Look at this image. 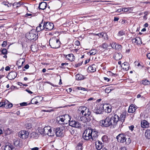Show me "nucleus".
I'll use <instances>...</instances> for the list:
<instances>
[{"instance_id":"obj_10","label":"nucleus","mask_w":150,"mask_h":150,"mask_svg":"<svg viewBox=\"0 0 150 150\" xmlns=\"http://www.w3.org/2000/svg\"><path fill=\"white\" fill-rule=\"evenodd\" d=\"M65 125L62 126L60 128H57L55 129V132L57 137H62L64 135V129L66 130Z\"/></svg>"},{"instance_id":"obj_15","label":"nucleus","mask_w":150,"mask_h":150,"mask_svg":"<svg viewBox=\"0 0 150 150\" xmlns=\"http://www.w3.org/2000/svg\"><path fill=\"white\" fill-rule=\"evenodd\" d=\"M13 144L17 148H19L22 146V141L19 139H14Z\"/></svg>"},{"instance_id":"obj_14","label":"nucleus","mask_w":150,"mask_h":150,"mask_svg":"<svg viewBox=\"0 0 150 150\" xmlns=\"http://www.w3.org/2000/svg\"><path fill=\"white\" fill-rule=\"evenodd\" d=\"M63 56L66 59L71 62L74 61L75 59V56L72 53L68 54H63Z\"/></svg>"},{"instance_id":"obj_22","label":"nucleus","mask_w":150,"mask_h":150,"mask_svg":"<svg viewBox=\"0 0 150 150\" xmlns=\"http://www.w3.org/2000/svg\"><path fill=\"white\" fill-rule=\"evenodd\" d=\"M4 148L5 150H15L13 146L10 143L6 144Z\"/></svg>"},{"instance_id":"obj_44","label":"nucleus","mask_w":150,"mask_h":150,"mask_svg":"<svg viewBox=\"0 0 150 150\" xmlns=\"http://www.w3.org/2000/svg\"><path fill=\"white\" fill-rule=\"evenodd\" d=\"M68 63H62L61 64L62 67H60L63 69H64L66 68V67L68 65Z\"/></svg>"},{"instance_id":"obj_21","label":"nucleus","mask_w":150,"mask_h":150,"mask_svg":"<svg viewBox=\"0 0 150 150\" xmlns=\"http://www.w3.org/2000/svg\"><path fill=\"white\" fill-rule=\"evenodd\" d=\"M112 47L115 48L116 50H121L122 46L121 45L117 44L115 42H112L111 44Z\"/></svg>"},{"instance_id":"obj_51","label":"nucleus","mask_w":150,"mask_h":150,"mask_svg":"<svg viewBox=\"0 0 150 150\" xmlns=\"http://www.w3.org/2000/svg\"><path fill=\"white\" fill-rule=\"evenodd\" d=\"M20 105L21 106H27L28 105V104L26 102H23L20 104Z\"/></svg>"},{"instance_id":"obj_56","label":"nucleus","mask_w":150,"mask_h":150,"mask_svg":"<svg viewBox=\"0 0 150 150\" xmlns=\"http://www.w3.org/2000/svg\"><path fill=\"white\" fill-rule=\"evenodd\" d=\"M44 23V22H43V20L40 23V24H39V25L38 26V27H39L40 28L42 26V25H43V24Z\"/></svg>"},{"instance_id":"obj_17","label":"nucleus","mask_w":150,"mask_h":150,"mask_svg":"<svg viewBox=\"0 0 150 150\" xmlns=\"http://www.w3.org/2000/svg\"><path fill=\"white\" fill-rule=\"evenodd\" d=\"M91 116H83L81 117L79 120L84 123L88 122L91 120Z\"/></svg>"},{"instance_id":"obj_20","label":"nucleus","mask_w":150,"mask_h":150,"mask_svg":"<svg viewBox=\"0 0 150 150\" xmlns=\"http://www.w3.org/2000/svg\"><path fill=\"white\" fill-rule=\"evenodd\" d=\"M141 126L143 128H146L149 126V123L145 120H143L141 121Z\"/></svg>"},{"instance_id":"obj_28","label":"nucleus","mask_w":150,"mask_h":150,"mask_svg":"<svg viewBox=\"0 0 150 150\" xmlns=\"http://www.w3.org/2000/svg\"><path fill=\"white\" fill-rule=\"evenodd\" d=\"M122 57V54L121 53H115L114 56L115 59L116 60H118L121 59Z\"/></svg>"},{"instance_id":"obj_18","label":"nucleus","mask_w":150,"mask_h":150,"mask_svg":"<svg viewBox=\"0 0 150 150\" xmlns=\"http://www.w3.org/2000/svg\"><path fill=\"white\" fill-rule=\"evenodd\" d=\"M64 127H66V130H69L71 134L74 135L76 134V130L71 127L69 125L66 126Z\"/></svg>"},{"instance_id":"obj_25","label":"nucleus","mask_w":150,"mask_h":150,"mask_svg":"<svg viewBox=\"0 0 150 150\" xmlns=\"http://www.w3.org/2000/svg\"><path fill=\"white\" fill-rule=\"evenodd\" d=\"M121 67L125 71H127L129 69V65L127 62H124L121 65Z\"/></svg>"},{"instance_id":"obj_26","label":"nucleus","mask_w":150,"mask_h":150,"mask_svg":"<svg viewBox=\"0 0 150 150\" xmlns=\"http://www.w3.org/2000/svg\"><path fill=\"white\" fill-rule=\"evenodd\" d=\"M8 76L10 79H14L16 77L17 74L15 72H11L8 74Z\"/></svg>"},{"instance_id":"obj_5","label":"nucleus","mask_w":150,"mask_h":150,"mask_svg":"<svg viewBox=\"0 0 150 150\" xmlns=\"http://www.w3.org/2000/svg\"><path fill=\"white\" fill-rule=\"evenodd\" d=\"M71 120V117L68 115L60 116L57 118V121L59 123L62 124H67L68 121Z\"/></svg>"},{"instance_id":"obj_1","label":"nucleus","mask_w":150,"mask_h":150,"mask_svg":"<svg viewBox=\"0 0 150 150\" xmlns=\"http://www.w3.org/2000/svg\"><path fill=\"white\" fill-rule=\"evenodd\" d=\"M109 116L112 126L116 125L118 122H120V123L121 125H120L119 127H121L123 122L125 121L126 115L125 112H123L120 115V117L118 115L114 113H112Z\"/></svg>"},{"instance_id":"obj_49","label":"nucleus","mask_w":150,"mask_h":150,"mask_svg":"<svg viewBox=\"0 0 150 150\" xmlns=\"http://www.w3.org/2000/svg\"><path fill=\"white\" fill-rule=\"evenodd\" d=\"M1 54H7V50L5 48L3 49L1 51Z\"/></svg>"},{"instance_id":"obj_62","label":"nucleus","mask_w":150,"mask_h":150,"mask_svg":"<svg viewBox=\"0 0 150 150\" xmlns=\"http://www.w3.org/2000/svg\"><path fill=\"white\" fill-rule=\"evenodd\" d=\"M103 32L99 33H98V36H99L100 37H101L102 36V35L103 34Z\"/></svg>"},{"instance_id":"obj_63","label":"nucleus","mask_w":150,"mask_h":150,"mask_svg":"<svg viewBox=\"0 0 150 150\" xmlns=\"http://www.w3.org/2000/svg\"><path fill=\"white\" fill-rule=\"evenodd\" d=\"M29 68V66L28 64H26L24 67V68L26 69H28Z\"/></svg>"},{"instance_id":"obj_12","label":"nucleus","mask_w":150,"mask_h":150,"mask_svg":"<svg viewBox=\"0 0 150 150\" xmlns=\"http://www.w3.org/2000/svg\"><path fill=\"white\" fill-rule=\"evenodd\" d=\"M29 135V132L25 130H21L19 132L18 135L20 138L25 139Z\"/></svg>"},{"instance_id":"obj_45","label":"nucleus","mask_w":150,"mask_h":150,"mask_svg":"<svg viewBox=\"0 0 150 150\" xmlns=\"http://www.w3.org/2000/svg\"><path fill=\"white\" fill-rule=\"evenodd\" d=\"M102 38H103L105 40L108 39V36L106 33H103Z\"/></svg>"},{"instance_id":"obj_58","label":"nucleus","mask_w":150,"mask_h":150,"mask_svg":"<svg viewBox=\"0 0 150 150\" xmlns=\"http://www.w3.org/2000/svg\"><path fill=\"white\" fill-rule=\"evenodd\" d=\"M36 31L37 32V31L39 32L41 30V28H40L38 26L36 28Z\"/></svg>"},{"instance_id":"obj_38","label":"nucleus","mask_w":150,"mask_h":150,"mask_svg":"<svg viewBox=\"0 0 150 150\" xmlns=\"http://www.w3.org/2000/svg\"><path fill=\"white\" fill-rule=\"evenodd\" d=\"M38 98H33L31 101V103L32 104H37L38 103Z\"/></svg>"},{"instance_id":"obj_3","label":"nucleus","mask_w":150,"mask_h":150,"mask_svg":"<svg viewBox=\"0 0 150 150\" xmlns=\"http://www.w3.org/2000/svg\"><path fill=\"white\" fill-rule=\"evenodd\" d=\"M61 42L59 39L56 37L51 38L49 40V44L53 48H58L60 46Z\"/></svg>"},{"instance_id":"obj_33","label":"nucleus","mask_w":150,"mask_h":150,"mask_svg":"<svg viewBox=\"0 0 150 150\" xmlns=\"http://www.w3.org/2000/svg\"><path fill=\"white\" fill-rule=\"evenodd\" d=\"M82 145L83 144L82 143H79L76 147V150H82L83 149Z\"/></svg>"},{"instance_id":"obj_7","label":"nucleus","mask_w":150,"mask_h":150,"mask_svg":"<svg viewBox=\"0 0 150 150\" xmlns=\"http://www.w3.org/2000/svg\"><path fill=\"white\" fill-rule=\"evenodd\" d=\"M42 134H47L50 136H53L54 135L55 131L53 129V130L51 129L50 126H47L45 127L42 129Z\"/></svg>"},{"instance_id":"obj_59","label":"nucleus","mask_w":150,"mask_h":150,"mask_svg":"<svg viewBox=\"0 0 150 150\" xmlns=\"http://www.w3.org/2000/svg\"><path fill=\"white\" fill-rule=\"evenodd\" d=\"M119 18H118L117 17H114V19L113 21H118V20H119Z\"/></svg>"},{"instance_id":"obj_23","label":"nucleus","mask_w":150,"mask_h":150,"mask_svg":"<svg viewBox=\"0 0 150 150\" xmlns=\"http://www.w3.org/2000/svg\"><path fill=\"white\" fill-rule=\"evenodd\" d=\"M47 3L45 2H42L40 3L38 7L41 10H44L47 7Z\"/></svg>"},{"instance_id":"obj_9","label":"nucleus","mask_w":150,"mask_h":150,"mask_svg":"<svg viewBox=\"0 0 150 150\" xmlns=\"http://www.w3.org/2000/svg\"><path fill=\"white\" fill-rule=\"evenodd\" d=\"M110 117L108 116L105 119L100 120V124L103 127H108L112 125Z\"/></svg>"},{"instance_id":"obj_31","label":"nucleus","mask_w":150,"mask_h":150,"mask_svg":"<svg viewBox=\"0 0 150 150\" xmlns=\"http://www.w3.org/2000/svg\"><path fill=\"white\" fill-rule=\"evenodd\" d=\"M12 103H10L8 100H6V103L5 105V108L6 109L11 108L13 106Z\"/></svg>"},{"instance_id":"obj_37","label":"nucleus","mask_w":150,"mask_h":150,"mask_svg":"<svg viewBox=\"0 0 150 150\" xmlns=\"http://www.w3.org/2000/svg\"><path fill=\"white\" fill-rule=\"evenodd\" d=\"M142 83L144 85H147L150 84V82L146 79H144L142 81Z\"/></svg>"},{"instance_id":"obj_27","label":"nucleus","mask_w":150,"mask_h":150,"mask_svg":"<svg viewBox=\"0 0 150 150\" xmlns=\"http://www.w3.org/2000/svg\"><path fill=\"white\" fill-rule=\"evenodd\" d=\"M136 108L134 105L130 106L128 110V112L129 113H133L135 112Z\"/></svg>"},{"instance_id":"obj_57","label":"nucleus","mask_w":150,"mask_h":150,"mask_svg":"<svg viewBox=\"0 0 150 150\" xmlns=\"http://www.w3.org/2000/svg\"><path fill=\"white\" fill-rule=\"evenodd\" d=\"M75 44L76 45L78 46L80 44V42L79 41L77 40L75 41Z\"/></svg>"},{"instance_id":"obj_35","label":"nucleus","mask_w":150,"mask_h":150,"mask_svg":"<svg viewBox=\"0 0 150 150\" xmlns=\"http://www.w3.org/2000/svg\"><path fill=\"white\" fill-rule=\"evenodd\" d=\"M13 132V131L9 128H7L5 131V133L6 135H9Z\"/></svg>"},{"instance_id":"obj_11","label":"nucleus","mask_w":150,"mask_h":150,"mask_svg":"<svg viewBox=\"0 0 150 150\" xmlns=\"http://www.w3.org/2000/svg\"><path fill=\"white\" fill-rule=\"evenodd\" d=\"M103 104L98 105L94 110V112L97 114L101 113L103 111Z\"/></svg>"},{"instance_id":"obj_34","label":"nucleus","mask_w":150,"mask_h":150,"mask_svg":"<svg viewBox=\"0 0 150 150\" xmlns=\"http://www.w3.org/2000/svg\"><path fill=\"white\" fill-rule=\"evenodd\" d=\"M68 121L69 122V126L74 127L77 121L73 120L70 121V120Z\"/></svg>"},{"instance_id":"obj_40","label":"nucleus","mask_w":150,"mask_h":150,"mask_svg":"<svg viewBox=\"0 0 150 150\" xmlns=\"http://www.w3.org/2000/svg\"><path fill=\"white\" fill-rule=\"evenodd\" d=\"M21 2L19 1L18 2H15L13 4V6H16V8L20 7L22 4Z\"/></svg>"},{"instance_id":"obj_19","label":"nucleus","mask_w":150,"mask_h":150,"mask_svg":"<svg viewBox=\"0 0 150 150\" xmlns=\"http://www.w3.org/2000/svg\"><path fill=\"white\" fill-rule=\"evenodd\" d=\"M95 146L97 149L100 150L103 146V144L101 142L98 140L96 142Z\"/></svg>"},{"instance_id":"obj_42","label":"nucleus","mask_w":150,"mask_h":150,"mask_svg":"<svg viewBox=\"0 0 150 150\" xmlns=\"http://www.w3.org/2000/svg\"><path fill=\"white\" fill-rule=\"evenodd\" d=\"M25 62V61L24 59H19L17 62V65H20V64L21 63V65H22Z\"/></svg>"},{"instance_id":"obj_8","label":"nucleus","mask_w":150,"mask_h":150,"mask_svg":"<svg viewBox=\"0 0 150 150\" xmlns=\"http://www.w3.org/2000/svg\"><path fill=\"white\" fill-rule=\"evenodd\" d=\"M92 132L91 129L88 128L85 130L82 135L83 139L86 140H91Z\"/></svg>"},{"instance_id":"obj_50","label":"nucleus","mask_w":150,"mask_h":150,"mask_svg":"<svg viewBox=\"0 0 150 150\" xmlns=\"http://www.w3.org/2000/svg\"><path fill=\"white\" fill-rule=\"evenodd\" d=\"M54 110L52 109L50 110H42L41 111L43 112H50L52 111H53Z\"/></svg>"},{"instance_id":"obj_64","label":"nucleus","mask_w":150,"mask_h":150,"mask_svg":"<svg viewBox=\"0 0 150 150\" xmlns=\"http://www.w3.org/2000/svg\"><path fill=\"white\" fill-rule=\"evenodd\" d=\"M146 56L148 59H150V53L147 54L146 55Z\"/></svg>"},{"instance_id":"obj_43","label":"nucleus","mask_w":150,"mask_h":150,"mask_svg":"<svg viewBox=\"0 0 150 150\" xmlns=\"http://www.w3.org/2000/svg\"><path fill=\"white\" fill-rule=\"evenodd\" d=\"M102 139L103 142H107L108 141V137L106 135H104L102 137Z\"/></svg>"},{"instance_id":"obj_61","label":"nucleus","mask_w":150,"mask_h":150,"mask_svg":"<svg viewBox=\"0 0 150 150\" xmlns=\"http://www.w3.org/2000/svg\"><path fill=\"white\" fill-rule=\"evenodd\" d=\"M128 11V9L126 8H124L122 9V11H123L124 12H127Z\"/></svg>"},{"instance_id":"obj_29","label":"nucleus","mask_w":150,"mask_h":150,"mask_svg":"<svg viewBox=\"0 0 150 150\" xmlns=\"http://www.w3.org/2000/svg\"><path fill=\"white\" fill-rule=\"evenodd\" d=\"M84 76L81 74H78L76 75V79L77 80H81L83 79Z\"/></svg>"},{"instance_id":"obj_55","label":"nucleus","mask_w":150,"mask_h":150,"mask_svg":"<svg viewBox=\"0 0 150 150\" xmlns=\"http://www.w3.org/2000/svg\"><path fill=\"white\" fill-rule=\"evenodd\" d=\"M45 23H44V24H43V25H42V26L41 27H40L41 28V30H45Z\"/></svg>"},{"instance_id":"obj_60","label":"nucleus","mask_w":150,"mask_h":150,"mask_svg":"<svg viewBox=\"0 0 150 150\" xmlns=\"http://www.w3.org/2000/svg\"><path fill=\"white\" fill-rule=\"evenodd\" d=\"M10 69V67L9 66H6L5 68V69L6 71H8Z\"/></svg>"},{"instance_id":"obj_46","label":"nucleus","mask_w":150,"mask_h":150,"mask_svg":"<svg viewBox=\"0 0 150 150\" xmlns=\"http://www.w3.org/2000/svg\"><path fill=\"white\" fill-rule=\"evenodd\" d=\"M6 100H3L0 102V107H2L4 106L5 108V105L6 103Z\"/></svg>"},{"instance_id":"obj_47","label":"nucleus","mask_w":150,"mask_h":150,"mask_svg":"<svg viewBox=\"0 0 150 150\" xmlns=\"http://www.w3.org/2000/svg\"><path fill=\"white\" fill-rule=\"evenodd\" d=\"M125 33L124 32L123 30H121L119 32L117 36L118 37H121L122 36L124 35Z\"/></svg>"},{"instance_id":"obj_4","label":"nucleus","mask_w":150,"mask_h":150,"mask_svg":"<svg viewBox=\"0 0 150 150\" xmlns=\"http://www.w3.org/2000/svg\"><path fill=\"white\" fill-rule=\"evenodd\" d=\"M25 37L29 40H36L38 38V33L35 29H32L26 34Z\"/></svg>"},{"instance_id":"obj_2","label":"nucleus","mask_w":150,"mask_h":150,"mask_svg":"<svg viewBox=\"0 0 150 150\" xmlns=\"http://www.w3.org/2000/svg\"><path fill=\"white\" fill-rule=\"evenodd\" d=\"M116 139L118 142L121 143H124L125 144L129 145L131 142V140L129 138H126V136L123 134H120L116 137Z\"/></svg>"},{"instance_id":"obj_53","label":"nucleus","mask_w":150,"mask_h":150,"mask_svg":"<svg viewBox=\"0 0 150 150\" xmlns=\"http://www.w3.org/2000/svg\"><path fill=\"white\" fill-rule=\"evenodd\" d=\"M7 45L6 42V41H4L3 42V43L2 44V46L4 47H6Z\"/></svg>"},{"instance_id":"obj_39","label":"nucleus","mask_w":150,"mask_h":150,"mask_svg":"<svg viewBox=\"0 0 150 150\" xmlns=\"http://www.w3.org/2000/svg\"><path fill=\"white\" fill-rule=\"evenodd\" d=\"M96 53V51L95 50H91L88 53L89 55H94Z\"/></svg>"},{"instance_id":"obj_13","label":"nucleus","mask_w":150,"mask_h":150,"mask_svg":"<svg viewBox=\"0 0 150 150\" xmlns=\"http://www.w3.org/2000/svg\"><path fill=\"white\" fill-rule=\"evenodd\" d=\"M44 22L45 26V31L51 30L53 29L54 25L52 23L49 22H45V21Z\"/></svg>"},{"instance_id":"obj_24","label":"nucleus","mask_w":150,"mask_h":150,"mask_svg":"<svg viewBox=\"0 0 150 150\" xmlns=\"http://www.w3.org/2000/svg\"><path fill=\"white\" fill-rule=\"evenodd\" d=\"M103 110H104L105 112L109 113L111 111V108L110 106L106 104H103Z\"/></svg>"},{"instance_id":"obj_41","label":"nucleus","mask_w":150,"mask_h":150,"mask_svg":"<svg viewBox=\"0 0 150 150\" xmlns=\"http://www.w3.org/2000/svg\"><path fill=\"white\" fill-rule=\"evenodd\" d=\"M74 127L76 128H81L82 125L81 124L79 123V122L77 121L76 123L75 124V125Z\"/></svg>"},{"instance_id":"obj_30","label":"nucleus","mask_w":150,"mask_h":150,"mask_svg":"<svg viewBox=\"0 0 150 150\" xmlns=\"http://www.w3.org/2000/svg\"><path fill=\"white\" fill-rule=\"evenodd\" d=\"M96 65L93 64L88 67V69L91 72H94L96 71Z\"/></svg>"},{"instance_id":"obj_48","label":"nucleus","mask_w":150,"mask_h":150,"mask_svg":"<svg viewBox=\"0 0 150 150\" xmlns=\"http://www.w3.org/2000/svg\"><path fill=\"white\" fill-rule=\"evenodd\" d=\"M108 45L105 43H104L102 44L101 46V47L103 48V49H106L107 48Z\"/></svg>"},{"instance_id":"obj_54","label":"nucleus","mask_w":150,"mask_h":150,"mask_svg":"<svg viewBox=\"0 0 150 150\" xmlns=\"http://www.w3.org/2000/svg\"><path fill=\"white\" fill-rule=\"evenodd\" d=\"M129 129H130L131 131H133L134 130V126L133 125H132L130 126H129Z\"/></svg>"},{"instance_id":"obj_32","label":"nucleus","mask_w":150,"mask_h":150,"mask_svg":"<svg viewBox=\"0 0 150 150\" xmlns=\"http://www.w3.org/2000/svg\"><path fill=\"white\" fill-rule=\"evenodd\" d=\"M114 89V88H113L112 86H110L106 88L105 90V92L106 93H109L111 91L113 90Z\"/></svg>"},{"instance_id":"obj_36","label":"nucleus","mask_w":150,"mask_h":150,"mask_svg":"<svg viewBox=\"0 0 150 150\" xmlns=\"http://www.w3.org/2000/svg\"><path fill=\"white\" fill-rule=\"evenodd\" d=\"M145 135L148 139H150V129L146 130L145 133Z\"/></svg>"},{"instance_id":"obj_6","label":"nucleus","mask_w":150,"mask_h":150,"mask_svg":"<svg viewBox=\"0 0 150 150\" xmlns=\"http://www.w3.org/2000/svg\"><path fill=\"white\" fill-rule=\"evenodd\" d=\"M79 113L83 116H91L90 115L91 112L88 108L86 107L80 106L78 109Z\"/></svg>"},{"instance_id":"obj_52","label":"nucleus","mask_w":150,"mask_h":150,"mask_svg":"<svg viewBox=\"0 0 150 150\" xmlns=\"http://www.w3.org/2000/svg\"><path fill=\"white\" fill-rule=\"evenodd\" d=\"M132 42L134 43H135L136 44H139V42L138 41V40L137 39H134L132 40Z\"/></svg>"},{"instance_id":"obj_16","label":"nucleus","mask_w":150,"mask_h":150,"mask_svg":"<svg viewBox=\"0 0 150 150\" xmlns=\"http://www.w3.org/2000/svg\"><path fill=\"white\" fill-rule=\"evenodd\" d=\"M92 137L91 139L93 141H96L98 139V132L95 130L92 129Z\"/></svg>"}]
</instances>
